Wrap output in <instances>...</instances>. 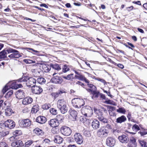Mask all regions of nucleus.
Returning <instances> with one entry per match:
<instances>
[{
	"mask_svg": "<svg viewBox=\"0 0 147 147\" xmlns=\"http://www.w3.org/2000/svg\"><path fill=\"white\" fill-rule=\"evenodd\" d=\"M48 123L51 126L53 127H57L59 125V123L57 122L55 119H51L49 121Z\"/></svg>",
	"mask_w": 147,
	"mask_h": 147,
	"instance_id": "obj_15",
	"label": "nucleus"
},
{
	"mask_svg": "<svg viewBox=\"0 0 147 147\" xmlns=\"http://www.w3.org/2000/svg\"><path fill=\"white\" fill-rule=\"evenodd\" d=\"M9 134V132L8 131H2V135L3 136H6Z\"/></svg>",
	"mask_w": 147,
	"mask_h": 147,
	"instance_id": "obj_60",
	"label": "nucleus"
},
{
	"mask_svg": "<svg viewBox=\"0 0 147 147\" xmlns=\"http://www.w3.org/2000/svg\"><path fill=\"white\" fill-rule=\"evenodd\" d=\"M96 80H97L98 81H100L101 82L103 83L104 85L107 84V83L105 81L102 79H101L99 78H98L96 79Z\"/></svg>",
	"mask_w": 147,
	"mask_h": 147,
	"instance_id": "obj_54",
	"label": "nucleus"
},
{
	"mask_svg": "<svg viewBox=\"0 0 147 147\" xmlns=\"http://www.w3.org/2000/svg\"><path fill=\"white\" fill-rule=\"evenodd\" d=\"M62 70L63 72L64 73H66L67 72L69 71L70 70V69L68 66L66 65H65L63 67Z\"/></svg>",
	"mask_w": 147,
	"mask_h": 147,
	"instance_id": "obj_41",
	"label": "nucleus"
},
{
	"mask_svg": "<svg viewBox=\"0 0 147 147\" xmlns=\"http://www.w3.org/2000/svg\"><path fill=\"white\" fill-rule=\"evenodd\" d=\"M72 103L75 107L79 108L84 105L85 102L83 99L76 98L72 100Z\"/></svg>",
	"mask_w": 147,
	"mask_h": 147,
	"instance_id": "obj_3",
	"label": "nucleus"
},
{
	"mask_svg": "<svg viewBox=\"0 0 147 147\" xmlns=\"http://www.w3.org/2000/svg\"><path fill=\"white\" fill-rule=\"evenodd\" d=\"M127 120L126 117L124 115H122L116 119V122L117 123H121L125 122Z\"/></svg>",
	"mask_w": 147,
	"mask_h": 147,
	"instance_id": "obj_22",
	"label": "nucleus"
},
{
	"mask_svg": "<svg viewBox=\"0 0 147 147\" xmlns=\"http://www.w3.org/2000/svg\"><path fill=\"white\" fill-rule=\"evenodd\" d=\"M16 93L17 95L20 99H21L25 96V93L22 90H18Z\"/></svg>",
	"mask_w": 147,
	"mask_h": 147,
	"instance_id": "obj_30",
	"label": "nucleus"
},
{
	"mask_svg": "<svg viewBox=\"0 0 147 147\" xmlns=\"http://www.w3.org/2000/svg\"><path fill=\"white\" fill-rule=\"evenodd\" d=\"M88 86L91 89H96V87L94 86L93 84H90L89 82V83H86Z\"/></svg>",
	"mask_w": 147,
	"mask_h": 147,
	"instance_id": "obj_55",
	"label": "nucleus"
},
{
	"mask_svg": "<svg viewBox=\"0 0 147 147\" xmlns=\"http://www.w3.org/2000/svg\"><path fill=\"white\" fill-rule=\"evenodd\" d=\"M5 125L6 127L12 129L15 127V123L13 120L8 119L5 121Z\"/></svg>",
	"mask_w": 147,
	"mask_h": 147,
	"instance_id": "obj_12",
	"label": "nucleus"
},
{
	"mask_svg": "<svg viewBox=\"0 0 147 147\" xmlns=\"http://www.w3.org/2000/svg\"><path fill=\"white\" fill-rule=\"evenodd\" d=\"M57 73H54L53 74V77L52 78L51 80V82L55 84H61L63 82V80L60 77L58 76H55Z\"/></svg>",
	"mask_w": 147,
	"mask_h": 147,
	"instance_id": "obj_7",
	"label": "nucleus"
},
{
	"mask_svg": "<svg viewBox=\"0 0 147 147\" xmlns=\"http://www.w3.org/2000/svg\"><path fill=\"white\" fill-rule=\"evenodd\" d=\"M81 112L82 115L87 117H90L93 115L92 109L89 106H86L82 107Z\"/></svg>",
	"mask_w": 147,
	"mask_h": 147,
	"instance_id": "obj_2",
	"label": "nucleus"
},
{
	"mask_svg": "<svg viewBox=\"0 0 147 147\" xmlns=\"http://www.w3.org/2000/svg\"><path fill=\"white\" fill-rule=\"evenodd\" d=\"M127 117L128 118V120H130V119H131V113L130 112H128Z\"/></svg>",
	"mask_w": 147,
	"mask_h": 147,
	"instance_id": "obj_64",
	"label": "nucleus"
},
{
	"mask_svg": "<svg viewBox=\"0 0 147 147\" xmlns=\"http://www.w3.org/2000/svg\"><path fill=\"white\" fill-rule=\"evenodd\" d=\"M12 113V110L10 108H7L5 109V113L7 116L11 115Z\"/></svg>",
	"mask_w": 147,
	"mask_h": 147,
	"instance_id": "obj_34",
	"label": "nucleus"
},
{
	"mask_svg": "<svg viewBox=\"0 0 147 147\" xmlns=\"http://www.w3.org/2000/svg\"><path fill=\"white\" fill-rule=\"evenodd\" d=\"M37 81L38 83L40 84H43L45 82V78H37Z\"/></svg>",
	"mask_w": 147,
	"mask_h": 147,
	"instance_id": "obj_36",
	"label": "nucleus"
},
{
	"mask_svg": "<svg viewBox=\"0 0 147 147\" xmlns=\"http://www.w3.org/2000/svg\"><path fill=\"white\" fill-rule=\"evenodd\" d=\"M75 77L78 79L82 80L84 81L86 83H89V81L86 78L80 74L79 75H75Z\"/></svg>",
	"mask_w": 147,
	"mask_h": 147,
	"instance_id": "obj_25",
	"label": "nucleus"
},
{
	"mask_svg": "<svg viewBox=\"0 0 147 147\" xmlns=\"http://www.w3.org/2000/svg\"><path fill=\"white\" fill-rule=\"evenodd\" d=\"M136 140L134 138H132L130 139V141L128 144V147H136L137 144Z\"/></svg>",
	"mask_w": 147,
	"mask_h": 147,
	"instance_id": "obj_17",
	"label": "nucleus"
},
{
	"mask_svg": "<svg viewBox=\"0 0 147 147\" xmlns=\"http://www.w3.org/2000/svg\"><path fill=\"white\" fill-rule=\"evenodd\" d=\"M31 90L32 93L36 94H39L43 91L41 87L39 86H35V85L33 86H32Z\"/></svg>",
	"mask_w": 147,
	"mask_h": 147,
	"instance_id": "obj_11",
	"label": "nucleus"
},
{
	"mask_svg": "<svg viewBox=\"0 0 147 147\" xmlns=\"http://www.w3.org/2000/svg\"><path fill=\"white\" fill-rule=\"evenodd\" d=\"M13 93V91L12 90H11L8 92L6 95H5V97L6 98H8Z\"/></svg>",
	"mask_w": 147,
	"mask_h": 147,
	"instance_id": "obj_48",
	"label": "nucleus"
},
{
	"mask_svg": "<svg viewBox=\"0 0 147 147\" xmlns=\"http://www.w3.org/2000/svg\"><path fill=\"white\" fill-rule=\"evenodd\" d=\"M105 103L108 104L112 105H115V102L113 100H109L105 101Z\"/></svg>",
	"mask_w": 147,
	"mask_h": 147,
	"instance_id": "obj_47",
	"label": "nucleus"
},
{
	"mask_svg": "<svg viewBox=\"0 0 147 147\" xmlns=\"http://www.w3.org/2000/svg\"><path fill=\"white\" fill-rule=\"evenodd\" d=\"M74 140L79 144H81L83 142L84 139L82 135L79 133H76L74 136Z\"/></svg>",
	"mask_w": 147,
	"mask_h": 147,
	"instance_id": "obj_8",
	"label": "nucleus"
},
{
	"mask_svg": "<svg viewBox=\"0 0 147 147\" xmlns=\"http://www.w3.org/2000/svg\"><path fill=\"white\" fill-rule=\"evenodd\" d=\"M138 133L140 134L141 136H143L147 134V132L144 131H139Z\"/></svg>",
	"mask_w": 147,
	"mask_h": 147,
	"instance_id": "obj_59",
	"label": "nucleus"
},
{
	"mask_svg": "<svg viewBox=\"0 0 147 147\" xmlns=\"http://www.w3.org/2000/svg\"><path fill=\"white\" fill-rule=\"evenodd\" d=\"M33 101L32 99L30 97H27L22 100V103L24 105H27L31 103Z\"/></svg>",
	"mask_w": 147,
	"mask_h": 147,
	"instance_id": "obj_19",
	"label": "nucleus"
},
{
	"mask_svg": "<svg viewBox=\"0 0 147 147\" xmlns=\"http://www.w3.org/2000/svg\"><path fill=\"white\" fill-rule=\"evenodd\" d=\"M94 111L96 114V117L100 121L104 123L107 122V119L103 116L102 112L100 110H97L96 109L94 108Z\"/></svg>",
	"mask_w": 147,
	"mask_h": 147,
	"instance_id": "obj_4",
	"label": "nucleus"
},
{
	"mask_svg": "<svg viewBox=\"0 0 147 147\" xmlns=\"http://www.w3.org/2000/svg\"><path fill=\"white\" fill-rule=\"evenodd\" d=\"M8 89V86L6 85L5 86L3 89L2 92L3 94L5 93L7 91Z\"/></svg>",
	"mask_w": 147,
	"mask_h": 147,
	"instance_id": "obj_57",
	"label": "nucleus"
},
{
	"mask_svg": "<svg viewBox=\"0 0 147 147\" xmlns=\"http://www.w3.org/2000/svg\"><path fill=\"white\" fill-rule=\"evenodd\" d=\"M7 53L5 50H4L0 52V60L7 57Z\"/></svg>",
	"mask_w": 147,
	"mask_h": 147,
	"instance_id": "obj_33",
	"label": "nucleus"
},
{
	"mask_svg": "<svg viewBox=\"0 0 147 147\" xmlns=\"http://www.w3.org/2000/svg\"><path fill=\"white\" fill-rule=\"evenodd\" d=\"M119 141L122 143H126L129 141V138L125 135H122L118 137Z\"/></svg>",
	"mask_w": 147,
	"mask_h": 147,
	"instance_id": "obj_14",
	"label": "nucleus"
},
{
	"mask_svg": "<svg viewBox=\"0 0 147 147\" xmlns=\"http://www.w3.org/2000/svg\"><path fill=\"white\" fill-rule=\"evenodd\" d=\"M16 85V83H15V82L13 83L11 86V88L13 89L17 88H18L17 87Z\"/></svg>",
	"mask_w": 147,
	"mask_h": 147,
	"instance_id": "obj_58",
	"label": "nucleus"
},
{
	"mask_svg": "<svg viewBox=\"0 0 147 147\" xmlns=\"http://www.w3.org/2000/svg\"><path fill=\"white\" fill-rule=\"evenodd\" d=\"M57 121L59 123H61L64 120L63 116L61 115H58L55 118Z\"/></svg>",
	"mask_w": 147,
	"mask_h": 147,
	"instance_id": "obj_32",
	"label": "nucleus"
},
{
	"mask_svg": "<svg viewBox=\"0 0 147 147\" xmlns=\"http://www.w3.org/2000/svg\"><path fill=\"white\" fill-rule=\"evenodd\" d=\"M80 121L82 123H84L86 120V119L84 117L81 116L79 118Z\"/></svg>",
	"mask_w": 147,
	"mask_h": 147,
	"instance_id": "obj_56",
	"label": "nucleus"
},
{
	"mask_svg": "<svg viewBox=\"0 0 147 147\" xmlns=\"http://www.w3.org/2000/svg\"><path fill=\"white\" fill-rule=\"evenodd\" d=\"M0 127L1 128H3L4 127H6V125H5V122L4 123H2L0 124Z\"/></svg>",
	"mask_w": 147,
	"mask_h": 147,
	"instance_id": "obj_62",
	"label": "nucleus"
},
{
	"mask_svg": "<svg viewBox=\"0 0 147 147\" xmlns=\"http://www.w3.org/2000/svg\"><path fill=\"white\" fill-rule=\"evenodd\" d=\"M31 121L28 119H24L19 121V125L22 127H29L31 125Z\"/></svg>",
	"mask_w": 147,
	"mask_h": 147,
	"instance_id": "obj_6",
	"label": "nucleus"
},
{
	"mask_svg": "<svg viewBox=\"0 0 147 147\" xmlns=\"http://www.w3.org/2000/svg\"><path fill=\"white\" fill-rule=\"evenodd\" d=\"M33 132L35 134L39 136H42L44 134L43 131L38 128H36L33 130Z\"/></svg>",
	"mask_w": 147,
	"mask_h": 147,
	"instance_id": "obj_28",
	"label": "nucleus"
},
{
	"mask_svg": "<svg viewBox=\"0 0 147 147\" xmlns=\"http://www.w3.org/2000/svg\"><path fill=\"white\" fill-rule=\"evenodd\" d=\"M73 74H71L68 75L67 76H63V78L64 79L67 80H70L73 79Z\"/></svg>",
	"mask_w": 147,
	"mask_h": 147,
	"instance_id": "obj_40",
	"label": "nucleus"
},
{
	"mask_svg": "<svg viewBox=\"0 0 147 147\" xmlns=\"http://www.w3.org/2000/svg\"><path fill=\"white\" fill-rule=\"evenodd\" d=\"M28 79L27 80L26 85L28 87H32L33 86L35 85L36 83V80L32 77L29 78L28 77Z\"/></svg>",
	"mask_w": 147,
	"mask_h": 147,
	"instance_id": "obj_10",
	"label": "nucleus"
},
{
	"mask_svg": "<svg viewBox=\"0 0 147 147\" xmlns=\"http://www.w3.org/2000/svg\"><path fill=\"white\" fill-rule=\"evenodd\" d=\"M61 131L63 135L65 136H69L71 133V130L70 128L65 126L61 128Z\"/></svg>",
	"mask_w": 147,
	"mask_h": 147,
	"instance_id": "obj_9",
	"label": "nucleus"
},
{
	"mask_svg": "<svg viewBox=\"0 0 147 147\" xmlns=\"http://www.w3.org/2000/svg\"><path fill=\"white\" fill-rule=\"evenodd\" d=\"M104 128L106 129L107 128L110 129H112L111 126L110 125L108 124H107V125H106V126Z\"/></svg>",
	"mask_w": 147,
	"mask_h": 147,
	"instance_id": "obj_63",
	"label": "nucleus"
},
{
	"mask_svg": "<svg viewBox=\"0 0 147 147\" xmlns=\"http://www.w3.org/2000/svg\"><path fill=\"white\" fill-rule=\"evenodd\" d=\"M33 142L32 140L28 141L25 143V146L26 147H29L32 144Z\"/></svg>",
	"mask_w": 147,
	"mask_h": 147,
	"instance_id": "obj_51",
	"label": "nucleus"
},
{
	"mask_svg": "<svg viewBox=\"0 0 147 147\" xmlns=\"http://www.w3.org/2000/svg\"><path fill=\"white\" fill-rule=\"evenodd\" d=\"M63 93V91H60L56 92H54L52 93V96L54 97L55 98H56L59 96V94H62Z\"/></svg>",
	"mask_w": 147,
	"mask_h": 147,
	"instance_id": "obj_37",
	"label": "nucleus"
},
{
	"mask_svg": "<svg viewBox=\"0 0 147 147\" xmlns=\"http://www.w3.org/2000/svg\"><path fill=\"white\" fill-rule=\"evenodd\" d=\"M70 114L71 116L74 118V120H76L77 117V112L75 110L71 109L69 111Z\"/></svg>",
	"mask_w": 147,
	"mask_h": 147,
	"instance_id": "obj_29",
	"label": "nucleus"
},
{
	"mask_svg": "<svg viewBox=\"0 0 147 147\" xmlns=\"http://www.w3.org/2000/svg\"><path fill=\"white\" fill-rule=\"evenodd\" d=\"M6 52H7L8 53H13V52H17L16 50L11 48H9L6 50Z\"/></svg>",
	"mask_w": 147,
	"mask_h": 147,
	"instance_id": "obj_52",
	"label": "nucleus"
},
{
	"mask_svg": "<svg viewBox=\"0 0 147 147\" xmlns=\"http://www.w3.org/2000/svg\"><path fill=\"white\" fill-rule=\"evenodd\" d=\"M38 110V108L37 105L34 106L32 108L31 111L32 113H36Z\"/></svg>",
	"mask_w": 147,
	"mask_h": 147,
	"instance_id": "obj_39",
	"label": "nucleus"
},
{
	"mask_svg": "<svg viewBox=\"0 0 147 147\" xmlns=\"http://www.w3.org/2000/svg\"><path fill=\"white\" fill-rule=\"evenodd\" d=\"M132 129L134 131H138L140 129V128L139 126L135 124L132 127Z\"/></svg>",
	"mask_w": 147,
	"mask_h": 147,
	"instance_id": "obj_43",
	"label": "nucleus"
},
{
	"mask_svg": "<svg viewBox=\"0 0 147 147\" xmlns=\"http://www.w3.org/2000/svg\"><path fill=\"white\" fill-rule=\"evenodd\" d=\"M17 138L16 137V136H15L13 135V136L9 138V139L10 141H12L15 140V139H16Z\"/></svg>",
	"mask_w": 147,
	"mask_h": 147,
	"instance_id": "obj_61",
	"label": "nucleus"
},
{
	"mask_svg": "<svg viewBox=\"0 0 147 147\" xmlns=\"http://www.w3.org/2000/svg\"><path fill=\"white\" fill-rule=\"evenodd\" d=\"M115 140L112 137H109L107 139L106 144L107 145L111 147L114 146L115 143Z\"/></svg>",
	"mask_w": 147,
	"mask_h": 147,
	"instance_id": "obj_13",
	"label": "nucleus"
},
{
	"mask_svg": "<svg viewBox=\"0 0 147 147\" xmlns=\"http://www.w3.org/2000/svg\"><path fill=\"white\" fill-rule=\"evenodd\" d=\"M50 112L53 115H56L57 114V110L53 108H51Z\"/></svg>",
	"mask_w": 147,
	"mask_h": 147,
	"instance_id": "obj_44",
	"label": "nucleus"
},
{
	"mask_svg": "<svg viewBox=\"0 0 147 147\" xmlns=\"http://www.w3.org/2000/svg\"><path fill=\"white\" fill-rule=\"evenodd\" d=\"M117 111L119 113L125 114L126 112L125 109L123 107H121L117 109Z\"/></svg>",
	"mask_w": 147,
	"mask_h": 147,
	"instance_id": "obj_38",
	"label": "nucleus"
},
{
	"mask_svg": "<svg viewBox=\"0 0 147 147\" xmlns=\"http://www.w3.org/2000/svg\"><path fill=\"white\" fill-rule=\"evenodd\" d=\"M99 122L97 120H94L92 123V125L94 129H96L98 128L99 127Z\"/></svg>",
	"mask_w": 147,
	"mask_h": 147,
	"instance_id": "obj_27",
	"label": "nucleus"
},
{
	"mask_svg": "<svg viewBox=\"0 0 147 147\" xmlns=\"http://www.w3.org/2000/svg\"><path fill=\"white\" fill-rule=\"evenodd\" d=\"M50 67L53 69L57 71H59L61 69V67L58 64H51Z\"/></svg>",
	"mask_w": 147,
	"mask_h": 147,
	"instance_id": "obj_31",
	"label": "nucleus"
},
{
	"mask_svg": "<svg viewBox=\"0 0 147 147\" xmlns=\"http://www.w3.org/2000/svg\"><path fill=\"white\" fill-rule=\"evenodd\" d=\"M57 107L62 114H65L67 111L65 101L64 99L59 100L57 103Z\"/></svg>",
	"mask_w": 147,
	"mask_h": 147,
	"instance_id": "obj_1",
	"label": "nucleus"
},
{
	"mask_svg": "<svg viewBox=\"0 0 147 147\" xmlns=\"http://www.w3.org/2000/svg\"><path fill=\"white\" fill-rule=\"evenodd\" d=\"M23 61L26 63H35V61L30 59H24L23 60Z\"/></svg>",
	"mask_w": 147,
	"mask_h": 147,
	"instance_id": "obj_53",
	"label": "nucleus"
},
{
	"mask_svg": "<svg viewBox=\"0 0 147 147\" xmlns=\"http://www.w3.org/2000/svg\"><path fill=\"white\" fill-rule=\"evenodd\" d=\"M96 89H93V90L92 91V94L93 97H97L98 96V92L96 91Z\"/></svg>",
	"mask_w": 147,
	"mask_h": 147,
	"instance_id": "obj_45",
	"label": "nucleus"
},
{
	"mask_svg": "<svg viewBox=\"0 0 147 147\" xmlns=\"http://www.w3.org/2000/svg\"><path fill=\"white\" fill-rule=\"evenodd\" d=\"M63 140V138L58 135H56L54 139V142L57 144H60L61 143Z\"/></svg>",
	"mask_w": 147,
	"mask_h": 147,
	"instance_id": "obj_23",
	"label": "nucleus"
},
{
	"mask_svg": "<svg viewBox=\"0 0 147 147\" xmlns=\"http://www.w3.org/2000/svg\"><path fill=\"white\" fill-rule=\"evenodd\" d=\"M23 144L22 141L19 140L13 142L11 144V146L12 147H19L23 146Z\"/></svg>",
	"mask_w": 147,
	"mask_h": 147,
	"instance_id": "obj_16",
	"label": "nucleus"
},
{
	"mask_svg": "<svg viewBox=\"0 0 147 147\" xmlns=\"http://www.w3.org/2000/svg\"><path fill=\"white\" fill-rule=\"evenodd\" d=\"M52 132L53 134H57L59 132V129L55 127H54L52 129Z\"/></svg>",
	"mask_w": 147,
	"mask_h": 147,
	"instance_id": "obj_50",
	"label": "nucleus"
},
{
	"mask_svg": "<svg viewBox=\"0 0 147 147\" xmlns=\"http://www.w3.org/2000/svg\"><path fill=\"white\" fill-rule=\"evenodd\" d=\"M40 67H42V70L45 72H48L50 70L51 67H50V66L47 65L46 64H41Z\"/></svg>",
	"mask_w": 147,
	"mask_h": 147,
	"instance_id": "obj_21",
	"label": "nucleus"
},
{
	"mask_svg": "<svg viewBox=\"0 0 147 147\" xmlns=\"http://www.w3.org/2000/svg\"><path fill=\"white\" fill-rule=\"evenodd\" d=\"M17 52H13V53L9 55L8 57L10 58H18L22 57V55L19 53V52L16 50Z\"/></svg>",
	"mask_w": 147,
	"mask_h": 147,
	"instance_id": "obj_20",
	"label": "nucleus"
},
{
	"mask_svg": "<svg viewBox=\"0 0 147 147\" xmlns=\"http://www.w3.org/2000/svg\"><path fill=\"white\" fill-rule=\"evenodd\" d=\"M51 107V105L49 104H45L42 106V108L44 109H48Z\"/></svg>",
	"mask_w": 147,
	"mask_h": 147,
	"instance_id": "obj_46",
	"label": "nucleus"
},
{
	"mask_svg": "<svg viewBox=\"0 0 147 147\" xmlns=\"http://www.w3.org/2000/svg\"><path fill=\"white\" fill-rule=\"evenodd\" d=\"M109 133V131L106 128H105L104 127H101L98 131L97 135L101 137H106Z\"/></svg>",
	"mask_w": 147,
	"mask_h": 147,
	"instance_id": "obj_5",
	"label": "nucleus"
},
{
	"mask_svg": "<svg viewBox=\"0 0 147 147\" xmlns=\"http://www.w3.org/2000/svg\"><path fill=\"white\" fill-rule=\"evenodd\" d=\"M139 142L142 147H147V144L145 141L143 140H139Z\"/></svg>",
	"mask_w": 147,
	"mask_h": 147,
	"instance_id": "obj_42",
	"label": "nucleus"
},
{
	"mask_svg": "<svg viewBox=\"0 0 147 147\" xmlns=\"http://www.w3.org/2000/svg\"><path fill=\"white\" fill-rule=\"evenodd\" d=\"M46 121V118L43 116H38L36 119V122L41 124H43L45 123Z\"/></svg>",
	"mask_w": 147,
	"mask_h": 147,
	"instance_id": "obj_18",
	"label": "nucleus"
},
{
	"mask_svg": "<svg viewBox=\"0 0 147 147\" xmlns=\"http://www.w3.org/2000/svg\"><path fill=\"white\" fill-rule=\"evenodd\" d=\"M0 147H9L8 144L5 142H2L0 143Z\"/></svg>",
	"mask_w": 147,
	"mask_h": 147,
	"instance_id": "obj_49",
	"label": "nucleus"
},
{
	"mask_svg": "<svg viewBox=\"0 0 147 147\" xmlns=\"http://www.w3.org/2000/svg\"><path fill=\"white\" fill-rule=\"evenodd\" d=\"M22 134V132L21 130H16L15 131L13 132V135L15 136H16V137L17 136H19Z\"/></svg>",
	"mask_w": 147,
	"mask_h": 147,
	"instance_id": "obj_35",
	"label": "nucleus"
},
{
	"mask_svg": "<svg viewBox=\"0 0 147 147\" xmlns=\"http://www.w3.org/2000/svg\"><path fill=\"white\" fill-rule=\"evenodd\" d=\"M39 69L38 68H33L31 69V71L32 75L34 77H37L40 76V71Z\"/></svg>",
	"mask_w": 147,
	"mask_h": 147,
	"instance_id": "obj_24",
	"label": "nucleus"
},
{
	"mask_svg": "<svg viewBox=\"0 0 147 147\" xmlns=\"http://www.w3.org/2000/svg\"><path fill=\"white\" fill-rule=\"evenodd\" d=\"M28 79V76H24L16 80L17 82L21 83L24 85H26L27 80Z\"/></svg>",
	"mask_w": 147,
	"mask_h": 147,
	"instance_id": "obj_26",
	"label": "nucleus"
}]
</instances>
